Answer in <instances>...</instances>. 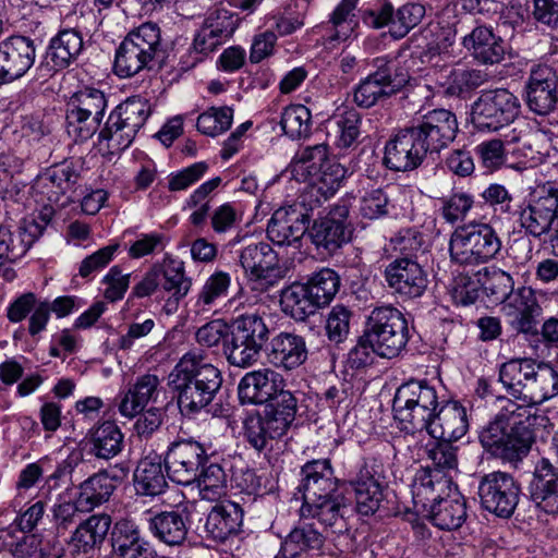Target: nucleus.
Returning a JSON list of instances; mask_svg holds the SVG:
<instances>
[{
  "instance_id": "1",
  "label": "nucleus",
  "mask_w": 558,
  "mask_h": 558,
  "mask_svg": "<svg viewBox=\"0 0 558 558\" xmlns=\"http://www.w3.org/2000/svg\"><path fill=\"white\" fill-rule=\"evenodd\" d=\"M496 401L498 413L480 430L478 441L484 451L494 458L510 463L521 461L535 440V426L546 417L507 397H497Z\"/></svg>"
},
{
  "instance_id": "2",
  "label": "nucleus",
  "mask_w": 558,
  "mask_h": 558,
  "mask_svg": "<svg viewBox=\"0 0 558 558\" xmlns=\"http://www.w3.org/2000/svg\"><path fill=\"white\" fill-rule=\"evenodd\" d=\"M181 413L195 414L207 408L221 388L220 371L205 361L202 351L185 353L170 374Z\"/></svg>"
},
{
  "instance_id": "3",
  "label": "nucleus",
  "mask_w": 558,
  "mask_h": 558,
  "mask_svg": "<svg viewBox=\"0 0 558 558\" xmlns=\"http://www.w3.org/2000/svg\"><path fill=\"white\" fill-rule=\"evenodd\" d=\"M163 57L160 28L147 22L128 33L116 50L113 69L120 77L150 70Z\"/></svg>"
},
{
  "instance_id": "4",
  "label": "nucleus",
  "mask_w": 558,
  "mask_h": 558,
  "mask_svg": "<svg viewBox=\"0 0 558 558\" xmlns=\"http://www.w3.org/2000/svg\"><path fill=\"white\" fill-rule=\"evenodd\" d=\"M438 410L436 388L425 380L412 379L402 384L392 401L395 418L412 433L426 429Z\"/></svg>"
},
{
  "instance_id": "5",
  "label": "nucleus",
  "mask_w": 558,
  "mask_h": 558,
  "mask_svg": "<svg viewBox=\"0 0 558 558\" xmlns=\"http://www.w3.org/2000/svg\"><path fill=\"white\" fill-rule=\"evenodd\" d=\"M502 242L493 226L485 222L465 225L452 232L449 240L451 262L459 265H480L497 258Z\"/></svg>"
},
{
  "instance_id": "6",
  "label": "nucleus",
  "mask_w": 558,
  "mask_h": 558,
  "mask_svg": "<svg viewBox=\"0 0 558 558\" xmlns=\"http://www.w3.org/2000/svg\"><path fill=\"white\" fill-rule=\"evenodd\" d=\"M270 329L267 319L257 314H243L231 323V337L226 342V359L236 367L255 364L269 341Z\"/></svg>"
},
{
  "instance_id": "7",
  "label": "nucleus",
  "mask_w": 558,
  "mask_h": 558,
  "mask_svg": "<svg viewBox=\"0 0 558 558\" xmlns=\"http://www.w3.org/2000/svg\"><path fill=\"white\" fill-rule=\"evenodd\" d=\"M404 315L391 305L375 307L366 322L364 340L373 345L375 354L385 359L398 356L409 341Z\"/></svg>"
},
{
  "instance_id": "8",
  "label": "nucleus",
  "mask_w": 558,
  "mask_h": 558,
  "mask_svg": "<svg viewBox=\"0 0 558 558\" xmlns=\"http://www.w3.org/2000/svg\"><path fill=\"white\" fill-rule=\"evenodd\" d=\"M148 100L134 96L119 104L109 114L99 132V142H106L110 153L125 150L150 116Z\"/></svg>"
},
{
  "instance_id": "9",
  "label": "nucleus",
  "mask_w": 558,
  "mask_h": 558,
  "mask_svg": "<svg viewBox=\"0 0 558 558\" xmlns=\"http://www.w3.org/2000/svg\"><path fill=\"white\" fill-rule=\"evenodd\" d=\"M108 101L105 93L94 87H84L74 93L66 109V130L75 141L84 142L98 130Z\"/></svg>"
},
{
  "instance_id": "10",
  "label": "nucleus",
  "mask_w": 558,
  "mask_h": 558,
  "mask_svg": "<svg viewBox=\"0 0 558 558\" xmlns=\"http://www.w3.org/2000/svg\"><path fill=\"white\" fill-rule=\"evenodd\" d=\"M520 111L521 102L509 89H485L472 104L471 119L477 130L496 132L514 122Z\"/></svg>"
},
{
  "instance_id": "11",
  "label": "nucleus",
  "mask_w": 558,
  "mask_h": 558,
  "mask_svg": "<svg viewBox=\"0 0 558 558\" xmlns=\"http://www.w3.org/2000/svg\"><path fill=\"white\" fill-rule=\"evenodd\" d=\"M374 66L376 70L354 89V102L359 107L371 108L397 94L408 83L409 74L400 68L396 59L376 58Z\"/></svg>"
},
{
  "instance_id": "12",
  "label": "nucleus",
  "mask_w": 558,
  "mask_h": 558,
  "mask_svg": "<svg viewBox=\"0 0 558 558\" xmlns=\"http://www.w3.org/2000/svg\"><path fill=\"white\" fill-rule=\"evenodd\" d=\"M349 214L348 202L341 201L325 217L315 219L308 226V238L319 254L332 256L351 241L353 229Z\"/></svg>"
},
{
  "instance_id": "13",
  "label": "nucleus",
  "mask_w": 558,
  "mask_h": 558,
  "mask_svg": "<svg viewBox=\"0 0 558 558\" xmlns=\"http://www.w3.org/2000/svg\"><path fill=\"white\" fill-rule=\"evenodd\" d=\"M520 493V485L514 477L501 471L482 476L477 487L482 508L502 519H508L514 513Z\"/></svg>"
},
{
  "instance_id": "14",
  "label": "nucleus",
  "mask_w": 558,
  "mask_h": 558,
  "mask_svg": "<svg viewBox=\"0 0 558 558\" xmlns=\"http://www.w3.org/2000/svg\"><path fill=\"white\" fill-rule=\"evenodd\" d=\"M208 459L199 441L189 438L172 441L166 451L163 462L168 477L180 485H190L199 476V470Z\"/></svg>"
},
{
  "instance_id": "15",
  "label": "nucleus",
  "mask_w": 558,
  "mask_h": 558,
  "mask_svg": "<svg viewBox=\"0 0 558 558\" xmlns=\"http://www.w3.org/2000/svg\"><path fill=\"white\" fill-rule=\"evenodd\" d=\"M427 154L439 153L457 136L456 114L447 109H434L416 118L409 126Z\"/></svg>"
},
{
  "instance_id": "16",
  "label": "nucleus",
  "mask_w": 558,
  "mask_h": 558,
  "mask_svg": "<svg viewBox=\"0 0 558 558\" xmlns=\"http://www.w3.org/2000/svg\"><path fill=\"white\" fill-rule=\"evenodd\" d=\"M313 209L305 202L294 203L277 209L267 226V236L278 245H298L305 233L308 234Z\"/></svg>"
},
{
  "instance_id": "17",
  "label": "nucleus",
  "mask_w": 558,
  "mask_h": 558,
  "mask_svg": "<svg viewBox=\"0 0 558 558\" xmlns=\"http://www.w3.org/2000/svg\"><path fill=\"white\" fill-rule=\"evenodd\" d=\"M130 469L121 462L99 470L77 486L78 502L86 512L108 502L116 489L128 478Z\"/></svg>"
},
{
  "instance_id": "18",
  "label": "nucleus",
  "mask_w": 558,
  "mask_h": 558,
  "mask_svg": "<svg viewBox=\"0 0 558 558\" xmlns=\"http://www.w3.org/2000/svg\"><path fill=\"white\" fill-rule=\"evenodd\" d=\"M293 422V416L280 412L277 408L265 405L263 411L246 417L244 436L254 449L263 451L274 439L282 437Z\"/></svg>"
},
{
  "instance_id": "19",
  "label": "nucleus",
  "mask_w": 558,
  "mask_h": 558,
  "mask_svg": "<svg viewBox=\"0 0 558 558\" xmlns=\"http://www.w3.org/2000/svg\"><path fill=\"white\" fill-rule=\"evenodd\" d=\"M387 286L402 300L421 298L427 288V274L416 259L396 258L384 271Z\"/></svg>"
},
{
  "instance_id": "20",
  "label": "nucleus",
  "mask_w": 558,
  "mask_h": 558,
  "mask_svg": "<svg viewBox=\"0 0 558 558\" xmlns=\"http://www.w3.org/2000/svg\"><path fill=\"white\" fill-rule=\"evenodd\" d=\"M501 311L508 325L518 333L535 336L538 333V317L542 314L534 291L521 287L502 302Z\"/></svg>"
},
{
  "instance_id": "21",
  "label": "nucleus",
  "mask_w": 558,
  "mask_h": 558,
  "mask_svg": "<svg viewBox=\"0 0 558 558\" xmlns=\"http://www.w3.org/2000/svg\"><path fill=\"white\" fill-rule=\"evenodd\" d=\"M525 102L535 114L546 117L558 108V74L550 66L532 69L525 84Z\"/></svg>"
},
{
  "instance_id": "22",
  "label": "nucleus",
  "mask_w": 558,
  "mask_h": 558,
  "mask_svg": "<svg viewBox=\"0 0 558 558\" xmlns=\"http://www.w3.org/2000/svg\"><path fill=\"white\" fill-rule=\"evenodd\" d=\"M426 156L408 126L400 130L386 143L383 163L391 171L408 172L420 167Z\"/></svg>"
},
{
  "instance_id": "23",
  "label": "nucleus",
  "mask_w": 558,
  "mask_h": 558,
  "mask_svg": "<svg viewBox=\"0 0 558 558\" xmlns=\"http://www.w3.org/2000/svg\"><path fill=\"white\" fill-rule=\"evenodd\" d=\"M461 45L475 61L484 65L500 63L507 51L504 39L495 34L494 28L477 21L462 36Z\"/></svg>"
},
{
  "instance_id": "24",
  "label": "nucleus",
  "mask_w": 558,
  "mask_h": 558,
  "mask_svg": "<svg viewBox=\"0 0 558 558\" xmlns=\"http://www.w3.org/2000/svg\"><path fill=\"white\" fill-rule=\"evenodd\" d=\"M518 213L520 225L527 234L538 239L549 233L558 219V192L548 190L545 195L531 199Z\"/></svg>"
},
{
  "instance_id": "25",
  "label": "nucleus",
  "mask_w": 558,
  "mask_h": 558,
  "mask_svg": "<svg viewBox=\"0 0 558 558\" xmlns=\"http://www.w3.org/2000/svg\"><path fill=\"white\" fill-rule=\"evenodd\" d=\"M239 262L251 279L274 281L284 276L277 252L266 242L246 245L240 252Z\"/></svg>"
},
{
  "instance_id": "26",
  "label": "nucleus",
  "mask_w": 558,
  "mask_h": 558,
  "mask_svg": "<svg viewBox=\"0 0 558 558\" xmlns=\"http://www.w3.org/2000/svg\"><path fill=\"white\" fill-rule=\"evenodd\" d=\"M80 173L72 162L63 161L52 165L40 172L34 189L52 204H58L70 192L74 191Z\"/></svg>"
},
{
  "instance_id": "27",
  "label": "nucleus",
  "mask_w": 558,
  "mask_h": 558,
  "mask_svg": "<svg viewBox=\"0 0 558 558\" xmlns=\"http://www.w3.org/2000/svg\"><path fill=\"white\" fill-rule=\"evenodd\" d=\"M301 490L303 504L319 501L322 498L339 494L338 481L328 459L313 460L302 466Z\"/></svg>"
},
{
  "instance_id": "28",
  "label": "nucleus",
  "mask_w": 558,
  "mask_h": 558,
  "mask_svg": "<svg viewBox=\"0 0 558 558\" xmlns=\"http://www.w3.org/2000/svg\"><path fill=\"white\" fill-rule=\"evenodd\" d=\"M269 363L284 371L300 367L307 360L308 350L304 337L289 331L274 336L266 349Z\"/></svg>"
},
{
  "instance_id": "29",
  "label": "nucleus",
  "mask_w": 558,
  "mask_h": 558,
  "mask_svg": "<svg viewBox=\"0 0 558 558\" xmlns=\"http://www.w3.org/2000/svg\"><path fill=\"white\" fill-rule=\"evenodd\" d=\"M529 490L538 509L548 514L558 513V469L548 459L537 462Z\"/></svg>"
},
{
  "instance_id": "30",
  "label": "nucleus",
  "mask_w": 558,
  "mask_h": 558,
  "mask_svg": "<svg viewBox=\"0 0 558 558\" xmlns=\"http://www.w3.org/2000/svg\"><path fill=\"white\" fill-rule=\"evenodd\" d=\"M43 232L44 227L36 221H24L14 230L0 226V265L23 257Z\"/></svg>"
},
{
  "instance_id": "31",
  "label": "nucleus",
  "mask_w": 558,
  "mask_h": 558,
  "mask_svg": "<svg viewBox=\"0 0 558 558\" xmlns=\"http://www.w3.org/2000/svg\"><path fill=\"white\" fill-rule=\"evenodd\" d=\"M282 384V376L270 368L253 371L240 380L239 398L243 404H265Z\"/></svg>"
},
{
  "instance_id": "32",
  "label": "nucleus",
  "mask_w": 558,
  "mask_h": 558,
  "mask_svg": "<svg viewBox=\"0 0 558 558\" xmlns=\"http://www.w3.org/2000/svg\"><path fill=\"white\" fill-rule=\"evenodd\" d=\"M469 429L468 410L458 401H449L439 408L426 428L435 439L457 441Z\"/></svg>"
},
{
  "instance_id": "33",
  "label": "nucleus",
  "mask_w": 558,
  "mask_h": 558,
  "mask_svg": "<svg viewBox=\"0 0 558 558\" xmlns=\"http://www.w3.org/2000/svg\"><path fill=\"white\" fill-rule=\"evenodd\" d=\"M36 57L34 41L25 36H11L0 41V58L4 62L11 82L24 76L33 66Z\"/></svg>"
},
{
  "instance_id": "34",
  "label": "nucleus",
  "mask_w": 558,
  "mask_h": 558,
  "mask_svg": "<svg viewBox=\"0 0 558 558\" xmlns=\"http://www.w3.org/2000/svg\"><path fill=\"white\" fill-rule=\"evenodd\" d=\"M112 525L107 513H95L81 520L70 537V545L78 554H92L100 549Z\"/></svg>"
},
{
  "instance_id": "35",
  "label": "nucleus",
  "mask_w": 558,
  "mask_h": 558,
  "mask_svg": "<svg viewBox=\"0 0 558 558\" xmlns=\"http://www.w3.org/2000/svg\"><path fill=\"white\" fill-rule=\"evenodd\" d=\"M243 509L234 501H223L213 507L207 515L205 531L207 537L225 542L236 535L243 524Z\"/></svg>"
},
{
  "instance_id": "36",
  "label": "nucleus",
  "mask_w": 558,
  "mask_h": 558,
  "mask_svg": "<svg viewBox=\"0 0 558 558\" xmlns=\"http://www.w3.org/2000/svg\"><path fill=\"white\" fill-rule=\"evenodd\" d=\"M325 536L308 523L294 527L282 541L278 557L311 558L322 549Z\"/></svg>"
},
{
  "instance_id": "37",
  "label": "nucleus",
  "mask_w": 558,
  "mask_h": 558,
  "mask_svg": "<svg viewBox=\"0 0 558 558\" xmlns=\"http://www.w3.org/2000/svg\"><path fill=\"white\" fill-rule=\"evenodd\" d=\"M163 464L162 457L157 453H149L140 460L133 480L138 495L154 497L165 493L168 482Z\"/></svg>"
},
{
  "instance_id": "38",
  "label": "nucleus",
  "mask_w": 558,
  "mask_h": 558,
  "mask_svg": "<svg viewBox=\"0 0 558 558\" xmlns=\"http://www.w3.org/2000/svg\"><path fill=\"white\" fill-rule=\"evenodd\" d=\"M84 50L83 35L75 28L61 29L50 39L46 58L54 70H63L76 61Z\"/></svg>"
},
{
  "instance_id": "39",
  "label": "nucleus",
  "mask_w": 558,
  "mask_h": 558,
  "mask_svg": "<svg viewBox=\"0 0 558 558\" xmlns=\"http://www.w3.org/2000/svg\"><path fill=\"white\" fill-rule=\"evenodd\" d=\"M433 524L440 530H457L466 520V502L464 497L457 490H448L446 497L438 502L430 505L428 510Z\"/></svg>"
},
{
  "instance_id": "40",
  "label": "nucleus",
  "mask_w": 558,
  "mask_h": 558,
  "mask_svg": "<svg viewBox=\"0 0 558 558\" xmlns=\"http://www.w3.org/2000/svg\"><path fill=\"white\" fill-rule=\"evenodd\" d=\"M452 482L439 471L423 470L413 483V500L416 507L429 510L430 505L438 502L450 490Z\"/></svg>"
},
{
  "instance_id": "41",
  "label": "nucleus",
  "mask_w": 558,
  "mask_h": 558,
  "mask_svg": "<svg viewBox=\"0 0 558 558\" xmlns=\"http://www.w3.org/2000/svg\"><path fill=\"white\" fill-rule=\"evenodd\" d=\"M350 484L355 493L357 511L363 515L373 514L383 499L381 486L375 477L374 466L365 462Z\"/></svg>"
},
{
  "instance_id": "42",
  "label": "nucleus",
  "mask_w": 558,
  "mask_h": 558,
  "mask_svg": "<svg viewBox=\"0 0 558 558\" xmlns=\"http://www.w3.org/2000/svg\"><path fill=\"white\" fill-rule=\"evenodd\" d=\"M345 498L342 493L322 498L319 501L306 502L301 507L303 517L317 519L322 524L333 531L341 532L344 529Z\"/></svg>"
},
{
  "instance_id": "43",
  "label": "nucleus",
  "mask_w": 558,
  "mask_h": 558,
  "mask_svg": "<svg viewBox=\"0 0 558 558\" xmlns=\"http://www.w3.org/2000/svg\"><path fill=\"white\" fill-rule=\"evenodd\" d=\"M558 393V375L550 367H541L532 364V374L530 375L526 391L524 396V404L538 410L534 407L539 404Z\"/></svg>"
},
{
  "instance_id": "44",
  "label": "nucleus",
  "mask_w": 558,
  "mask_h": 558,
  "mask_svg": "<svg viewBox=\"0 0 558 558\" xmlns=\"http://www.w3.org/2000/svg\"><path fill=\"white\" fill-rule=\"evenodd\" d=\"M149 531L160 542L179 546L186 539V519L178 511H162L149 519Z\"/></svg>"
},
{
  "instance_id": "45",
  "label": "nucleus",
  "mask_w": 558,
  "mask_h": 558,
  "mask_svg": "<svg viewBox=\"0 0 558 558\" xmlns=\"http://www.w3.org/2000/svg\"><path fill=\"white\" fill-rule=\"evenodd\" d=\"M159 378L146 374L137 378L134 386L123 396L119 403V411L123 416L133 417L141 413L147 403L155 399Z\"/></svg>"
},
{
  "instance_id": "46",
  "label": "nucleus",
  "mask_w": 558,
  "mask_h": 558,
  "mask_svg": "<svg viewBox=\"0 0 558 558\" xmlns=\"http://www.w3.org/2000/svg\"><path fill=\"white\" fill-rule=\"evenodd\" d=\"M280 305L283 313L296 322H304L319 308L305 283L294 282L284 288L280 295Z\"/></svg>"
},
{
  "instance_id": "47",
  "label": "nucleus",
  "mask_w": 558,
  "mask_h": 558,
  "mask_svg": "<svg viewBox=\"0 0 558 558\" xmlns=\"http://www.w3.org/2000/svg\"><path fill=\"white\" fill-rule=\"evenodd\" d=\"M161 270V288L170 293L175 304L183 300L191 290L192 279L186 276L184 262L166 255L161 263H158Z\"/></svg>"
},
{
  "instance_id": "48",
  "label": "nucleus",
  "mask_w": 558,
  "mask_h": 558,
  "mask_svg": "<svg viewBox=\"0 0 558 558\" xmlns=\"http://www.w3.org/2000/svg\"><path fill=\"white\" fill-rule=\"evenodd\" d=\"M487 78V73L478 69L452 68L440 85L447 96L465 98Z\"/></svg>"
},
{
  "instance_id": "49",
  "label": "nucleus",
  "mask_w": 558,
  "mask_h": 558,
  "mask_svg": "<svg viewBox=\"0 0 558 558\" xmlns=\"http://www.w3.org/2000/svg\"><path fill=\"white\" fill-rule=\"evenodd\" d=\"M90 442L95 457L109 460L122 451L124 436L114 422L106 421L93 430Z\"/></svg>"
},
{
  "instance_id": "50",
  "label": "nucleus",
  "mask_w": 558,
  "mask_h": 558,
  "mask_svg": "<svg viewBox=\"0 0 558 558\" xmlns=\"http://www.w3.org/2000/svg\"><path fill=\"white\" fill-rule=\"evenodd\" d=\"M532 364L530 360H510L501 364L499 381L513 398L524 400Z\"/></svg>"
},
{
  "instance_id": "51",
  "label": "nucleus",
  "mask_w": 558,
  "mask_h": 558,
  "mask_svg": "<svg viewBox=\"0 0 558 558\" xmlns=\"http://www.w3.org/2000/svg\"><path fill=\"white\" fill-rule=\"evenodd\" d=\"M310 296L315 300L319 308L330 304L340 288V277L331 268H322L312 274L305 282Z\"/></svg>"
},
{
  "instance_id": "52",
  "label": "nucleus",
  "mask_w": 558,
  "mask_h": 558,
  "mask_svg": "<svg viewBox=\"0 0 558 558\" xmlns=\"http://www.w3.org/2000/svg\"><path fill=\"white\" fill-rule=\"evenodd\" d=\"M359 0H341L330 15L327 29L328 40L343 41L350 37L356 26L353 13Z\"/></svg>"
},
{
  "instance_id": "53",
  "label": "nucleus",
  "mask_w": 558,
  "mask_h": 558,
  "mask_svg": "<svg viewBox=\"0 0 558 558\" xmlns=\"http://www.w3.org/2000/svg\"><path fill=\"white\" fill-rule=\"evenodd\" d=\"M280 125L292 140L305 138L311 134L312 114L304 105H290L281 113Z\"/></svg>"
},
{
  "instance_id": "54",
  "label": "nucleus",
  "mask_w": 558,
  "mask_h": 558,
  "mask_svg": "<svg viewBox=\"0 0 558 558\" xmlns=\"http://www.w3.org/2000/svg\"><path fill=\"white\" fill-rule=\"evenodd\" d=\"M231 287V276L222 270L214 271L204 282L196 299V306L209 310L220 300L228 296Z\"/></svg>"
},
{
  "instance_id": "55",
  "label": "nucleus",
  "mask_w": 558,
  "mask_h": 558,
  "mask_svg": "<svg viewBox=\"0 0 558 558\" xmlns=\"http://www.w3.org/2000/svg\"><path fill=\"white\" fill-rule=\"evenodd\" d=\"M329 159L327 144H316L300 148L292 159V166L296 173H299V171H302V174L306 172V175L311 178L315 172L319 171Z\"/></svg>"
},
{
  "instance_id": "56",
  "label": "nucleus",
  "mask_w": 558,
  "mask_h": 558,
  "mask_svg": "<svg viewBox=\"0 0 558 558\" xmlns=\"http://www.w3.org/2000/svg\"><path fill=\"white\" fill-rule=\"evenodd\" d=\"M474 206V196L468 192L456 191L440 198V214L450 225L462 222Z\"/></svg>"
},
{
  "instance_id": "57",
  "label": "nucleus",
  "mask_w": 558,
  "mask_h": 558,
  "mask_svg": "<svg viewBox=\"0 0 558 558\" xmlns=\"http://www.w3.org/2000/svg\"><path fill=\"white\" fill-rule=\"evenodd\" d=\"M347 170L337 161L329 159L319 171L311 177L312 184L325 198L332 196L340 187Z\"/></svg>"
},
{
  "instance_id": "58",
  "label": "nucleus",
  "mask_w": 558,
  "mask_h": 558,
  "mask_svg": "<svg viewBox=\"0 0 558 558\" xmlns=\"http://www.w3.org/2000/svg\"><path fill=\"white\" fill-rule=\"evenodd\" d=\"M195 482H197V486L203 498L216 499L225 493L227 487V475L219 464H205L199 470V476H197Z\"/></svg>"
},
{
  "instance_id": "59",
  "label": "nucleus",
  "mask_w": 558,
  "mask_h": 558,
  "mask_svg": "<svg viewBox=\"0 0 558 558\" xmlns=\"http://www.w3.org/2000/svg\"><path fill=\"white\" fill-rule=\"evenodd\" d=\"M82 505L76 496L74 500H66L59 497L51 508L52 522L58 533H63L72 527H76L81 522Z\"/></svg>"
},
{
  "instance_id": "60",
  "label": "nucleus",
  "mask_w": 558,
  "mask_h": 558,
  "mask_svg": "<svg viewBox=\"0 0 558 558\" xmlns=\"http://www.w3.org/2000/svg\"><path fill=\"white\" fill-rule=\"evenodd\" d=\"M339 136L337 145L340 148H350L357 143L361 134L362 117L355 109H345L335 116Z\"/></svg>"
},
{
  "instance_id": "61",
  "label": "nucleus",
  "mask_w": 558,
  "mask_h": 558,
  "mask_svg": "<svg viewBox=\"0 0 558 558\" xmlns=\"http://www.w3.org/2000/svg\"><path fill=\"white\" fill-rule=\"evenodd\" d=\"M425 7L417 2H407L396 10V19L390 35L400 39L418 25L425 16Z\"/></svg>"
},
{
  "instance_id": "62",
  "label": "nucleus",
  "mask_w": 558,
  "mask_h": 558,
  "mask_svg": "<svg viewBox=\"0 0 558 558\" xmlns=\"http://www.w3.org/2000/svg\"><path fill=\"white\" fill-rule=\"evenodd\" d=\"M233 110L229 107L211 108L198 116L196 126L205 135L216 136L232 124Z\"/></svg>"
},
{
  "instance_id": "63",
  "label": "nucleus",
  "mask_w": 558,
  "mask_h": 558,
  "mask_svg": "<svg viewBox=\"0 0 558 558\" xmlns=\"http://www.w3.org/2000/svg\"><path fill=\"white\" fill-rule=\"evenodd\" d=\"M452 440L437 439L426 447L428 459L436 468L435 471L454 470L458 466V447L452 444Z\"/></svg>"
},
{
  "instance_id": "64",
  "label": "nucleus",
  "mask_w": 558,
  "mask_h": 558,
  "mask_svg": "<svg viewBox=\"0 0 558 558\" xmlns=\"http://www.w3.org/2000/svg\"><path fill=\"white\" fill-rule=\"evenodd\" d=\"M351 311L344 305H335L326 319V335L335 344L342 343L350 332Z\"/></svg>"
}]
</instances>
